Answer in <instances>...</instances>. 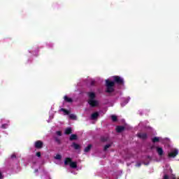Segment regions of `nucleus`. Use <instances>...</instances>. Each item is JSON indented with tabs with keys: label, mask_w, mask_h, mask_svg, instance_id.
<instances>
[{
	"label": "nucleus",
	"mask_w": 179,
	"mask_h": 179,
	"mask_svg": "<svg viewBox=\"0 0 179 179\" xmlns=\"http://www.w3.org/2000/svg\"><path fill=\"white\" fill-rule=\"evenodd\" d=\"M115 83L117 85H124V78L114 76L106 80V92L113 93L114 92V86Z\"/></svg>",
	"instance_id": "obj_1"
},
{
	"label": "nucleus",
	"mask_w": 179,
	"mask_h": 179,
	"mask_svg": "<svg viewBox=\"0 0 179 179\" xmlns=\"http://www.w3.org/2000/svg\"><path fill=\"white\" fill-rule=\"evenodd\" d=\"M88 104L90 107H97L99 106V101L94 99L96 98V93L94 92H87Z\"/></svg>",
	"instance_id": "obj_2"
},
{
	"label": "nucleus",
	"mask_w": 179,
	"mask_h": 179,
	"mask_svg": "<svg viewBox=\"0 0 179 179\" xmlns=\"http://www.w3.org/2000/svg\"><path fill=\"white\" fill-rule=\"evenodd\" d=\"M166 171H168V172H166ZM172 173H173V170L171 169L170 166L166 165V171L164 172L163 179H169V178H170V177L173 179H176V176H174V175H173Z\"/></svg>",
	"instance_id": "obj_3"
},
{
	"label": "nucleus",
	"mask_w": 179,
	"mask_h": 179,
	"mask_svg": "<svg viewBox=\"0 0 179 179\" xmlns=\"http://www.w3.org/2000/svg\"><path fill=\"white\" fill-rule=\"evenodd\" d=\"M64 164L66 166H68V164H69L71 169H76V167H78V164H76V162H72V159H71V158H66L64 161Z\"/></svg>",
	"instance_id": "obj_4"
},
{
	"label": "nucleus",
	"mask_w": 179,
	"mask_h": 179,
	"mask_svg": "<svg viewBox=\"0 0 179 179\" xmlns=\"http://www.w3.org/2000/svg\"><path fill=\"white\" fill-rule=\"evenodd\" d=\"M178 155V150L173 149L170 152H169L168 156L169 157H176Z\"/></svg>",
	"instance_id": "obj_5"
},
{
	"label": "nucleus",
	"mask_w": 179,
	"mask_h": 179,
	"mask_svg": "<svg viewBox=\"0 0 179 179\" xmlns=\"http://www.w3.org/2000/svg\"><path fill=\"white\" fill-rule=\"evenodd\" d=\"M43 141H37L34 143V146L36 149H41L43 148Z\"/></svg>",
	"instance_id": "obj_6"
},
{
	"label": "nucleus",
	"mask_w": 179,
	"mask_h": 179,
	"mask_svg": "<svg viewBox=\"0 0 179 179\" xmlns=\"http://www.w3.org/2000/svg\"><path fill=\"white\" fill-rule=\"evenodd\" d=\"M157 152L158 153L159 156H163V154L164 153V151H163V148L160 147L156 148Z\"/></svg>",
	"instance_id": "obj_7"
},
{
	"label": "nucleus",
	"mask_w": 179,
	"mask_h": 179,
	"mask_svg": "<svg viewBox=\"0 0 179 179\" xmlns=\"http://www.w3.org/2000/svg\"><path fill=\"white\" fill-rule=\"evenodd\" d=\"M152 141L153 143H156V142H163V138L162 137H154Z\"/></svg>",
	"instance_id": "obj_8"
},
{
	"label": "nucleus",
	"mask_w": 179,
	"mask_h": 179,
	"mask_svg": "<svg viewBox=\"0 0 179 179\" xmlns=\"http://www.w3.org/2000/svg\"><path fill=\"white\" fill-rule=\"evenodd\" d=\"M138 136V138H141V139H146V138H148V134H146V133H139Z\"/></svg>",
	"instance_id": "obj_9"
},
{
	"label": "nucleus",
	"mask_w": 179,
	"mask_h": 179,
	"mask_svg": "<svg viewBox=\"0 0 179 179\" xmlns=\"http://www.w3.org/2000/svg\"><path fill=\"white\" fill-rule=\"evenodd\" d=\"M97 117H99V113L95 112L91 115V120H97Z\"/></svg>",
	"instance_id": "obj_10"
},
{
	"label": "nucleus",
	"mask_w": 179,
	"mask_h": 179,
	"mask_svg": "<svg viewBox=\"0 0 179 179\" xmlns=\"http://www.w3.org/2000/svg\"><path fill=\"white\" fill-rule=\"evenodd\" d=\"M124 129H125V127H124L123 126H117L116 127L117 132H122V131H124Z\"/></svg>",
	"instance_id": "obj_11"
},
{
	"label": "nucleus",
	"mask_w": 179,
	"mask_h": 179,
	"mask_svg": "<svg viewBox=\"0 0 179 179\" xmlns=\"http://www.w3.org/2000/svg\"><path fill=\"white\" fill-rule=\"evenodd\" d=\"M59 111H62L64 113V115H69V111L67 110H65L64 108H61Z\"/></svg>",
	"instance_id": "obj_12"
},
{
	"label": "nucleus",
	"mask_w": 179,
	"mask_h": 179,
	"mask_svg": "<svg viewBox=\"0 0 179 179\" xmlns=\"http://www.w3.org/2000/svg\"><path fill=\"white\" fill-rule=\"evenodd\" d=\"M72 147L74 148V149H76L77 150H78V149H80V145H79V144H77L76 143H73L72 144Z\"/></svg>",
	"instance_id": "obj_13"
},
{
	"label": "nucleus",
	"mask_w": 179,
	"mask_h": 179,
	"mask_svg": "<svg viewBox=\"0 0 179 179\" xmlns=\"http://www.w3.org/2000/svg\"><path fill=\"white\" fill-rule=\"evenodd\" d=\"M64 101L67 103H72V98L68 97V96H64Z\"/></svg>",
	"instance_id": "obj_14"
},
{
	"label": "nucleus",
	"mask_w": 179,
	"mask_h": 179,
	"mask_svg": "<svg viewBox=\"0 0 179 179\" xmlns=\"http://www.w3.org/2000/svg\"><path fill=\"white\" fill-rule=\"evenodd\" d=\"M76 139H78V136H76V134H72L70 136V141H75Z\"/></svg>",
	"instance_id": "obj_15"
},
{
	"label": "nucleus",
	"mask_w": 179,
	"mask_h": 179,
	"mask_svg": "<svg viewBox=\"0 0 179 179\" xmlns=\"http://www.w3.org/2000/svg\"><path fill=\"white\" fill-rule=\"evenodd\" d=\"M92 149V145H88L87 148H85L84 151L87 153V152H90V150Z\"/></svg>",
	"instance_id": "obj_16"
},
{
	"label": "nucleus",
	"mask_w": 179,
	"mask_h": 179,
	"mask_svg": "<svg viewBox=\"0 0 179 179\" xmlns=\"http://www.w3.org/2000/svg\"><path fill=\"white\" fill-rule=\"evenodd\" d=\"M131 100V97L128 96L126 99L125 103H122L121 105L122 107H124V106H125V104H128V103H129V101Z\"/></svg>",
	"instance_id": "obj_17"
},
{
	"label": "nucleus",
	"mask_w": 179,
	"mask_h": 179,
	"mask_svg": "<svg viewBox=\"0 0 179 179\" xmlns=\"http://www.w3.org/2000/svg\"><path fill=\"white\" fill-rule=\"evenodd\" d=\"M72 132V129L71 128H67L66 130H65V134L66 135H69V134H71Z\"/></svg>",
	"instance_id": "obj_18"
},
{
	"label": "nucleus",
	"mask_w": 179,
	"mask_h": 179,
	"mask_svg": "<svg viewBox=\"0 0 179 179\" xmlns=\"http://www.w3.org/2000/svg\"><path fill=\"white\" fill-rule=\"evenodd\" d=\"M69 117H70L71 120H76V116L75 115V114H70V115H69Z\"/></svg>",
	"instance_id": "obj_19"
},
{
	"label": "nucleus",
	"mask_w": 179,
	"mask_h": 179,
	"mask_svg": "<svg viewBox=\"0 0 179 179\" xmlns=\"http://www.w3.org/2000/svg\"><path fill=\"white\" fill-rule=\"evenodd\" d=\"M62 156H61V155H57L55 157V159H56V160H61V159H62Z\"/></svg>",
	"instance_id": "obj_20"
},
{
	"label": "nucleus",
	"mask_w": 179,
	"mask_h": 179,
	"mask_svg": "<svg viewBox=\"0 0 179 179\" xmlns=\"http://www.w3.org/2000/svg\"><path fill=\"white\" fill-rule=\"evenodd\" d=\"M111 119H112V121H113L114 122L117 121V117L114 115H111Z\"/></svg>",
	"instance_id": "obj_21"
},
{
	"label": "nucleus",
	"mask_w": 179,
	"mask_h": 179,
	"mask_svg": "<svg viewBox=\"0 0 179 179\" xmlns=\"http://www.w3.org/2000/svg\"><path fill=\"white\" fill-rule=\"evenodd\" d=\"M101 140L102 142H106V141H108V137H101Z\"/></svg>",
	"instance_id": "obj_22"
},
{
	"label": "nucleus",
	"mask_w": 179,
	"mask_h": 179,
	"mask_svg": "<svg viewBox=\"0 0 179 179\" xmlns=\"http://www.w3.org/2000/svg\"><path fill=\"white\" fill-rule=\"evenodd\" d=\"M110 147H111V144H108V145H105L104 150H107V149H108Z\"/></svg>",
	"instance_id": "obj_23"
},
{
	"label": "nucleus",
	"mask_w": 179,
	"mask_h": 179,
	"mask_svg": "<svg viewBox=\"0 0 179 179\" xmlns=\"http://www.w3.org/2000/svg\"><path fill=\"white\" fill-rule=\"evenodd\" d=\"M36 156H37V157H41V152H36Z\"/></svg>",
	"instance_id": "obj_24"
},
{
	"label": "nucleus",
	"mask_w": 179,
	"mask_h": 179,
	"mask_svg": "<svg viewBox=\"0 0 179 179\" xmlns=\"http://www.w3.org/2000/svg\"><path fill=\"white\" fill-rule=\"evenodd\" d=\"M1 127H2V128H3L5 129L6 128H8V124H2Z\"/></svg>",
	"instance_id": "obj_25"
},
{
	"label": "nucleus",
	"mask_w": 179,
	"mask_h": 179,
	"mask_svg": "<svg viewBox=\"0 0 179 179\" xmlns=\"http://www.w3.org/2000/svg\"><path fill=\"white\" fill-rule=\"evenodd\" d=\"M56 134L58 135V136H61L62 135L61 131H57Z\"/></svg>",
	"instance_id": "obj_26"
},
{
	"label": "nucleus",
	"mask_w": 179,
	"mask_h": 179,
	"mask_svg": "<svg viewBox=\"0 0 179 179\" xmlns=\"http://www.w3.org/2000/svg\"><path fill=\"white\" fill-rule=\"evenodd\" d=\"M15 157H16V155L13 154V155H11V159H15Z\"/></svg>",
	"instance_id": "obj_27"
},
{
	"label": "nucleus",
	"mask_w": 179,
	"mask_h": 179,
	"mask_svg": "<svg viewBox=\"0 0 179 179\" xmlns=\"http://www.w3.org/2000/svg\"><path fill=\"white\" fill-rule=\"evenodd\" d=\"M0 179H3V176H2V173L0 172Z\"/></svg>",
	"instance_id": "obj_28"
},
{
	"label": "nucleus",
	"mask_w": 179,
	"mask_h": 179,
	"mask_svg": "<svg viewBox=\"0 0 179 179\" xmlns=\"http://www.w3.org/2000/svg\"><path fill=\"white\" fill-rule=\"evenodd\" d=\"M52 118H54V115H50V119L52 120Z\"/></svg>",
	"instance_id": "obj_29"
},
{
	"label": "nucleus",
	"mask_w": 179,
	"mask_h": 179,
	"mask_svg": "<svg viewBox=\"0 0 179 179\" xmlns=\"http://www.w3.org/2000/svg\"><path fill=\"white\" fill-rule=\"evenodd\" d=\"M137 167H139L141 166V163H138L137 165H136Z\"/></svg>",
	"instance_id": "obj_30"
},
{
	"label": "nucleus",
	"mask_w": 179,
	"mask_h": 179,
	"mask_svg": "<svg viewBox=\"0 0 179 179\" xmlns=\"http://www.w3.org/2000/svg\"><path fill=\"white\" fill-rule=\"evenodd\" d=\"M32 169H36V166L33 165Z\"/></svg>",
	"instance_id": "obj_31"
},
{
	"label": "nucleus",
	"mask_w": 179,
	"mask_h": 179,
	"mask_svg": "<svg viewBox=\"0 0 179 179\" xmlns=\"http://www.w3.org/2000/svg\"><path fill=\"white\" fill-rule=\"evenodd\" d=\"M38 170L35 169V173H38Z\"/></svg>",
	"instance_id": "obj_32"
},
{
	"label": "nucleus",
	"mask_w": 179,
	"mask_h": 179,
	"mask_svg": "<svg viewBox=\"0 0 179 179\" xmlns=\"http://www.w3.org/2000/svg\"><path fill=\"white\" fill-rule=\"evenodd\" d=\"M48 122H50V120H48Z\"/></svg>",
	"instance_id": "obj_33"
}]
</instances>
